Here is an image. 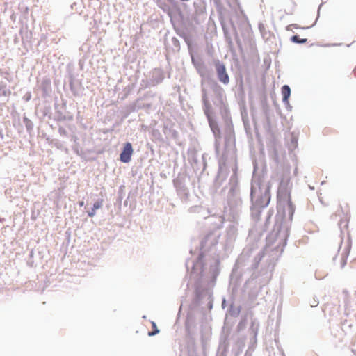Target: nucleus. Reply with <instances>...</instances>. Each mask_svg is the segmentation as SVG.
Returning a JSON list of instances; mask_svg holds the SVG:
<instances>
[{
  "instance_id": "8",
  "label": "nucleus",
  "mask_w": 356,
  "mask_h": 356,
  "mask_svg": "<svg viewBox=\"0 0 356 356\" xmlns=\"http://www.w3.org/2000/svg\"><path fill=\"white\" fill-rule=\"evenodd\" d=\"M291 41L294 43H299V44H303L306 43L307 41V39H300L298 35H293L291 38Z\"/></svg>"
},
{
  "instance_id": "10",
  "label": "nucleus",
  "mask_w": 356,
  "mask_h": 356,
  "mask_svg": "<svg viewBox=\"0 0 356 356\" xmlns=\"http://www.w3.org/2000/svg\"><path fill=\"white\" fill-rule=\"evenodd\" d=\"M102 200H100V201H97L96 202L94 203L93 204V210H97L98 209H99L101 207H102Z\"/></svg>"
},
{
  "instance_id": "14",
  "label": "nucleus",
  "mask_w": 356,
  "mask_h": 356,
  "mask_svg": "<svg viewBox=\"0 0 356 356\" xmlns=\"http://www.w3.org/2000/svg\"><path fill=\"white\" fill-rule=\"evenodd\" d=\"M79 204H80L81 206H83V202H81L79 203Z\"/></svg>"
},
{
  "instance_id": "9",
  "label": "nucleus",
  "mask_w": 356,
  "mask_h": 356,
  "mask_svg": "<svg viewBox=\"0 0 356 356\" xmlns=\"http://www.w3.org/2000/svg\"><path fill=\"white\" fill-rule=\"evenodd\" d=\"M151 324H152V328H153V330L152 332H149L148 333V334L149 336H153V335H155L156 334L159 333V330L157 329L156 327V323L154 322V321H152L151 322Z\"/></svg>"
},
{
  "instance_id": "13",
  "label": "nucleus",
  "mask_w": 356,
  "mask_h": 356,
  "mask_svg": "<svg viewBox=\"0 0 356 356\" xmlns=\"http://www.w3.org/2000/svg\"><path fill=\"white\" fill-rule=\"evenodd\" d=\"M353 74L354 75L356 76V67H355V69L353 70Z\"/></svg>"
},
{
  "instance_id": "3",
  "label": "nucleus",
  "mask_w": 356,
  "mask_h": 356,
  "mask_svg": "<svg viewBox=\"0 0 356 356\" xmlns=\"http://www.w3.org/2000/svg\"><path fill=\"white\" fill-rule=\"evenodd\" d=\"M334 215L344 218L346 220H348L350 216V207L348 203L344 201L340 202L335 211Z\"/></svg>"
},
{
  "instance_id": "6",
  "label": "nucleus",
  "mask_w": 356,
  "mask_h": 356,
  "mask_svg": "<svg viewBox=\"0 0 356 356\" xmlns=\"http://www.w3.org/2000/svg\"><path fill=\"white\" fill-rule=\"evenodd\" d=\"M291 95V89L289 86L284 85L282 87V101L285 103L289 102V98Z\"/></svg>"
},
{
  "instance_id": "5",
  "label": "nucleus",
  "mask_w": 356,
  "mask_h": 356,
  "mask_svg": "<svg viewBox=\"0 0 356 356\" xmlns=\"http://www.w3.org/2000/svg\"><path fill=\"white\" fill-rule=\"evenodd\" d=\"M134 149L130 143H126L120 154V161L123 163H129L131 161Z\"/></svg>"
},
{
  "instance_id": "12",
  "label": "nucleus",
  "mask_w": 356,
  "mask_h": 356,
  "mask_svg": "<svg viewBox=\"0 0 356 356\" xmlns=\"http://www.w3.org/2000/svg\"><path fill=\"white\" fill-rule=\"evenodd\" d=\"M95 213H96V211L93 210V209L92 208V210L88 212V216L90 217H92V216H94L95 215Z\"/></svg>"
},
{
  "instance_id": "15",
  "label": "nucleus",
  "mask_w": 356,
  "mask_h": 356,
  "mask_svg": "<svg viewBox=\"0 0 356 356\" xmlns=\"http://www.w3.org/2000/svg\"><path fill=\"white\" fill-rule=\"evenodd\" d=\"M354 262H356V259H355V260H353V263H354Z\"/></svg>"
},
{
  "instance_id": "2",
  "label": "nucleus",
  "mask_w": 356,
  "mask_h": 356,
  "mask_svg": "<svg viewBox=\"0 0 356 356\" xmlns=\"http://www.w3.org/2000/svg\"><path fill=\"white\" fill-rule=\"evenodd\" d=\"M351 250V239L349 236L346 238H341V243L338 249V253L335 259L339 260L341 268H343L347 263V259Z\"/></svg>"
},
{
  "instance_id": "4",
  "label": "nucleus",
  "mask_w": 356,
  "mask_h": 356,
  "mask_svg": "<svg viewBox=\"0 0 356 356\" xmlns=\"http://www.w3.org/2000/svg\"><path fill=\"white\" fill-rule=\"evenodd\" d=\"M216 69L218 74V79L224 84H228L229 82V76L226 72L225 65L218 62L216 64Z\"/></svg>"
},
{
  "instance_id": "1",
  "label": "nucleus",
  "mask_w": 356,
  "mask_h": 356,
  "mask_svg": "<svg viewBox=\"0 0 356 356\" xmlns=\"http://www.w3.org/2000/svg\"><path fill=\"white\" fill-rule=\"evenodd\" d=\"M272 179L278 181L277 192V199L280 202H286L289 209L293 212L294 206L291 197V172L288 168L277 170L272 176Z\"/></svg>"
},
{
  "instance_id": "11",
  "label": "nucleus",
  "mask_w": 356,
  "mask_h": 356,
  "mask_svg": "<svg viewBox=\"0 0 356 356\" xmlns=\"http://www.w3.org/2000/svg\"><path fill=\"white\" fill-rule=\"evenodd\" d=\"M294 28V29H298L299 26L296 24H290L287 27H286V30L289 31V30H291V28Z\"/></svg>"
},
{
  "instance_id": "7",
  "label": "nucleus",
  "mask_w": 356,
  "mask_h": 356,
  "mask_svg": "<svg viewBox=\"0 0 356 356\" xmlns=\"http://www.w3.org/2000/svg\"><path fill=\"white\" fill-rule=\"evenodd\" d=\"M210 127L211 130L213 131L215 136L218 138H220V130L217 124H214L213 122H210Z\"/></svg>"
}]
</instances>
